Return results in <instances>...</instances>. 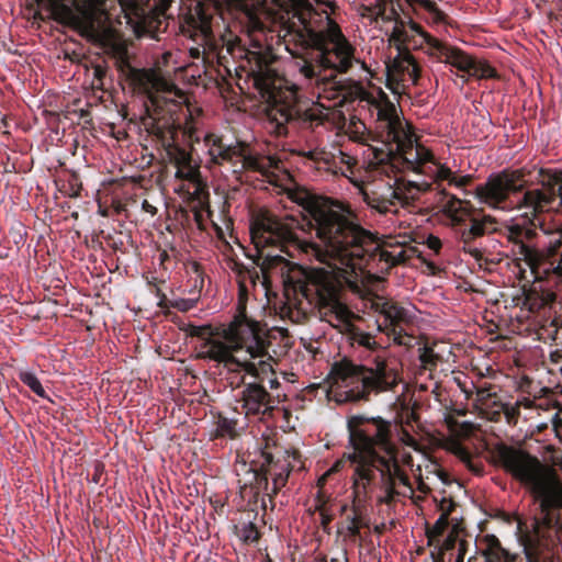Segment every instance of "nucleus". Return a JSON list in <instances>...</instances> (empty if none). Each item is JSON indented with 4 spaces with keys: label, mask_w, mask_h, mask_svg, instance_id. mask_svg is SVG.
Wrapping results in <instances>:
<instances>
[{
    "label": "nucleus",
    "mask_w": 562,
    "mask_h": 562,
    "mask_svg": "<svg viewBox=\"0 0 562 562\" xmlns=\"http://www.w3.org/2000/svg\"><path fill=\"white\" fill-rule=\"evenodd\" d=\"M293 201L311 216L317 241L306 239L300 221L292 215L278 217L269 212L257 215L250 225V237L258 250L276 246L280 252L294 257L295 252L315 258L323 267L306 272V291L315 292L323 304L341 324H348L352 313L337 300L342 284L359 292L366 285L368 258L391 265L404 262L406 251L396 247L379 249L372 234L361 227L350 210L328 199L306 191L295 192Z\"/></svg>",
    "instance_id": "obj_1"
},
{
    "label": "nucleus",
    "mask_w": 562,
    "mask_h": 562,
    "mask_svg": "<svg viewBox=\"0 0 562 562\" xmlns=\"http://www.w3.org/2000/svg\"><path fill=\"white\" fill-rule=\"evenodd\" d=\"M191 334L201 338L196 358L215 362L225 372L246 415L271 412L270 394L262 385L251 382L240 387L246 375L261 379L272 371L270 342L257 322L240 315L222 328L198 326Z\"/></svg>",
    "instance_id": "obj_2"
},
{
    "label": "nucleus",
    "mask_w": 562,
    "mask_h": 562,
    "mask_svg": "<svg viewBox=\"0 0 562 562\" xmlns=\"http://www.w3.org/2000/svg\"><path fill=\"white\" fill-rule=\"evenodd\" d=\"M376 133L382 147H371L369 162L378 172L391 178L397 171L412 170L430 178L434 190L439 193L438 204L441 212L453 224L465 221L469 216L467 204L446 192L443 183L463 188L470 181L469 176H457L450 168L437 160L434 154L416 140L407 123L401 120L392 103L376 106Z\"/></svg>",
    "instance_id": "obj_3"
},
{
    "label": "nucleus",
    "mask_w": 562,
    "mask_h": 562,
    "mask_svg": "<svg viewBox=\"0 0 562 562\" xmlns=\"http://www.w3.org/2000/svg\"><path fill=\"white\" fill-rule=\"evenodd\" d=\"M495 462L517 480L538 504L540 517L524 540L528 562H548L550 549L562 528V481L557 471L529 452L498 445Z\"/></svg>",
    "instance_id": "obj_4"
},
{
    "label": "nucleus",
    "mask_w": 562,
    "mask_h": 562,
    "mask_svg": "<svg viewBox=\"0 0 562 562\" xmlns=\"http://www.w3.org/2000/svg\"><path fill=\"white\" fill-rule=\"evenodd\" d=\"M284 37L303 48H313L315 64L304 63L300 74L306 85L318 87V95L326 93V86H335L337 74H346L353 67L366 71L367 66L356 57V48L341 33L326 11H317L310 3L299 5L286 24Z\"/></svg>",
    "instance_id": "obj_5"
},
{
    "label": "nucleus",
    "mask_w": 562,
    "mask_h": 562,
    "mask_svg": "<svg viewBox=\"0 0 562 562\" xmlns=\"http://www.w3.org/2000/svg\"><path fill=\"white\" fill-rule=\"evenodd\" d=\"M392 424L380 417L353 416L348 420L349 441L352 452L348 459L353 467L352 509L359 516L370 499L374 480V463L378 459L395 451L391 442Z\"/></svg>",
    "instance_id": "obj_6"
},
{
    "label": "nucleus",
    "mask_w": 562,
    "mask_h": 562,
    "mask_svg": "<svg viewBox=\"0 0 562 562\" xmlns=\"http://www.w3.org/2000/svg\"><path fill=\"white\" fill-rule=\"evenodd\" d=\"M397 384L395 369L376 355L369 366L345 363L335 368L333 387L339 402L359 401L370 394L391 391Z\"/></svg>",
    "instance_id": "obj_7"
},
{
    "label": "nucleus",
    "mask_w": 562,
    "mask_h": 562,
    "mask_svg": "<svg viewBox=\"0 0 562 562\" xmlns=\"http://www.w3.org/2000/svg\"><path fill=\"white\" fill-rule=\"evenodd\" d=\"M63 22L97 40L113 42L112 48L116 56L124 60L127 55L126 46L115 40L110 25L112 15L106 11L105 0H76L75 9L61 4L57 8Z\"/></svg>",
    "instance_id": "obj_8"
},
{
    "label": "nucleus",
    "mask_w": 562,
    "mask_h": 562,
    "mask_svg": "<svg viewBox=\"0 0 562 562\" xmlns=\"http://www.w3.org/2000/svg\"><path fill=\"white\" fill-rule=\"evenodd\" d=\"M429 180L400 181L395 178L394 183L386 181L373 190H363L362 196L371 209L381 214L396 213L400 206L409 205L422 192L434 189L435 182L430 178Z\"/></svg>",
    "instance_id": "obj_9"
},
{
    "label": "nucleus",
    "mask_w": 562,
    "mask_h": 562,
    "mask_svg": "<svg viewBox=\"0 0 562 562\" xmlns=\"http://www.w3.org/2000/svg\"><path fill=\"white\" fill-rule=\"evenodd\" d=\"M329 109L330 105L323 104L303 109L293 100L283 101L280 92H272L267 106V119L273 125L274 132L281 135L286 133L285 125L289 123H297L310 128L317 127L327 119Z\"/></svg>",
    "instance_id": "obj_10"
},
{
    "label": "nucleus",
    "mask_w": 562,
    "mask_h": 562,
    "mask_svg": "<svg viewBox=\"0 0 562 562\" xmlns=\"http://www.w3.org/2000/svg\"><path fill=\"white\" fill-rule=\"evenodd\" d=\"M204 144L207 148L211 162L217 165L228 162L234 172L245 168L263 172L267 167H271L274 164L271 158H259L248 154L246 148L240 144L226 145L215 135H206L204 137Z\"/></svg>",
    "instance_id": "obj_11"
},
{
    "label": "nucleus",
    "mask_w": 562,
    "mask_h": 562,
    "mask_svg": "<svg viewBox=\"0 0 562 562\" xmlns=\"http://www.w3.org/2000/svg\"><path fill=\"white\" fill-rule=\"evenodd\" d=\"M429 46L425 54L430 58L450 65L459 71L476 78H492L495 70L484 61H477L462 49L451 46L438 38H428Z\"/></svg>",
    "instance_id": "obj_12"
},
{
    "label": "nucleus",
    "mask_w": 562,
    "mask_h": 562,
    "mask_svg": "<svg viewBox=\"0 0 562 562\" xmlns=\"http://www.w3.org/2000/svg\"><path fill=\"white\" fill-rule=\"evenodd\" d=\"M518 172H502L491 176L484 184L476 188V196L481 203L494 209H505L502 205L512 192L522 189Z\"/></svg>",
    "instance_id": "obj_13"
},
{
    "label": "nucleus",
    "mask_w": 562,
    "mask_h": 562,
    "mask_svg": "<svg viewBox=\"0 0 562 562\" xmlns=\"http://www.w3.org/2000/svg\"><path fill=\"white\" fill-rule=\"evenodd\" d=\"M543 190L535 189L526 191L517 202L521 207L532 211H543L555 201L562 204V170H548L542 175Z\"/></svg>",
    "instance_id": "obj_14"
},
{
    "label": "nucleus",
    "mask_w": 562,
    "mask_h": 562,
    "mask_svg": "<svg viewBox=\"0 0 562 562\" xmlns=\"http://www.w3.org/2000/svg\"><path fill=\"white\" fill-rule=\"evenodd\" d=\"M135 81L147 94L153 105H158L160 100L176 103L184 99L183 92L155 69L137 71L135 74Z\"/></svg>",
    "instance_id": "obj_15"
},
{
    "label": "nucleus",
    "mask_w": 562,
    "mask_h": 562,
    "mask_svg": "<svg viewBox=\"0 0 562 562\" xmlns=\"http://www.w3.org/2000/svg\"><path fill=\"white\" fill-rule=\"evenodd\" d=\"M548 240L543 241L541 247L527 248L520 246V258L527 263L531 272L536 276H542L543 270L548 267L549 262H557L552 259L562 246V233L553 232L548 234L546 231Z\"/></svg>",
    "instance_id": "obj_16"
},
{
    "label": "nucleus",
    "mask_w": 562,
    "mask_h": 562,
    "mask_svg": "<svg viewBox=\"0 0 562 562\" xmlns=\"http://www.w3.org/2000/svg\"><path fill=\"white\" fill-rule=\"evenodd\" d=\"M379 312L384 316V323L378 324V330L385 333L397 345H408L409 338L403 334L402 324L408 323L412 318L411 311L407 307L394 302H383Z\"/></svg>",
    "instance_id": "obj_17"
},
{
    "label": "nucleus",
    "mask_w": 562,
    "mask_h": 562,
    "mask_svg": "<svg viewBox=\"0 0 562 562\" xmlns=\"http://www.w3.org/2000/svg\"><path fill=\"white\" fill-rule=\"evenodd\" d=\"M386 68L389 79L396 80L403 86L414 85L419 78V65L408 49L397 50L396 57Z\"/></svg>",
    "instance_id": "obj_18"
},
{
    "label": "nucleus",
    "mask_w": 562,
    "mask_h": 562,
    "mask_svg": "<svg viewBox=\"0 0 562 562\" xmlns=\"http://www.w3.org/2000/svg\"><path fill=\"white\" fill-rule=\"evenodd\" d=\"M176 178L187 181L183 183L179 191L184 192L192 200H200L204 190V184L200 178L199 168L191 164L179 166L176 171Z\"/></svg>",
    "instance_id": "obj_19"
},
{
    "label": "nucleus",
    "mask_w": 562,
    "mask_h": 562,
    "mask_svg": "<svg viewBox=\"0 0 562 562\" xmlns=\"http://www.w3.org/2000/svg\"><path fill=\"white\" fill-rule=\"evenodd\" d=\"M379 473H384L387 477H390L395 484L396 480L405 487L413 492L411 482L407 475L401 470L396 451L391 454L384 456L381 459H378V462L374 463V475Z\"/></svg>",
    "instance_id": "obj_20"
},
{
    "label": "nucleus",
    "mask_w": 562,
    "mask_h": 562,
    "mask_svg": "<svg viewBox=\"0 0 562 562\" xmlns=\"http://www.w3.org/2000/svg\"><path fill=\"white\" fill-rule=\"evenodd\" d=\"M493 225L494 222L490 216H486L483 220L473 218L471 221L470 228L461 232L460 237L463 243V249L479 259L481 257V252L477 248L470 246V241L475 237L483 236L487 231H493Z\"/></svg>",
    "instance_id": "obj_21"
},
{
    "label": "nucleus",
    "mask_w": 562,
    "mask_h": 562,
    "mask_svg": "<svg viewBox=\"0 0 562 562\" xmlns=\"http://www.w3.org/2000/svg\"><path fill=\"white\" fill-rule=\"evenodd\" d=\"M121 14L117 15V23L123 22L131 26L140 36L143 13L135 0H119Z\"/></svg>",
    "instance_id": "obj_22"
},
{
    "label": "nucleus",
    "mask_w": 562,
    "mask_h": 562,
    "mask_svg": "<svg viewBox=\"0 0 562 562\" xmlns=\"http://www.w3.org/2000/svg\"><path fill=\"white\" fill-rule=\"evenodd\" d=\"M537 236V233L530 227H524L520 224H512L508 226V239L517 247V254L520 256V246L533 248L528 243Z\"/></svg>",
    "instance_id": "obj_23"
},
{
    "label": "nucleus",
    "mask_w": 562,
    "mask_h": 562,
    "mask_svg": "<svg viewBox=\"0 0 562 562\" xmlns=\"http://www.w3.org/2000/svg\"><path fill=\"white\" fill-rule=\"evenodd\" d=\"M412 37L406 29V24L401 19L394 20V25L390 33L389 42L396 47L397 50L404 49L403 46L409 43Z\"/></svg>",
    "instance_id": "obj_24"
},
{
    "label": "nucleus",
    "mask_w": 562,
    "mask_h": 562,
    "mask_svg": "<svg viewBox=\"0 0 562 562\" xmlns=\"http://www.w3.org/2000/svg\"><path fill=\"white\" fill-rule=\"evenodd\" d=\"M412 5H418L428 14V22L439 24L445 21L443 12L437 7L432 0H408Z\"/></svg>",
    "instance_id": "obj_25"
},
{
    "label": "nucleus",
    "mask_w": 562,
    "mask_h": 562,
    "mask_svg": "<svg viewBox=\"0 0 562 562\" xmlns=\"http://www.w3.org/2000/svg\"><path fill=\"white\" fill-rule=\"evenodd\" d=\"M19 379L22 383L29 386L37 396L45 398L47 397L46 392L36 376V374L30 370H22L19 372Z\"/></svg>",
    "instance_id": "obj_26"
},
{
    "label": "nucleus",
    "mask_w": 562,
    "mask_h": 562,
    "mask_svg": "<svg viewBox=\"0 0 562 562\" xmlns=\"http://www.w3.org/2000/svg\"><path fill=\"white\" fill-rule=\"evenodd\" d=\"M380 476L382 494L379 496L378 501L380 503L390 504L395 499L398 493L395 490V484L390 477H387L384 473H380Z\"/></svg>",
    "instance_id": "obj_27"
},
{
    "label": "nucleus",
    "mask_w": 562,
    "mask_h": 562,
    "mask_svg": "<svg viewBox=\"0 0 562 562\" xmlns=\"http://www.w3.org/2000/svg\"><path fill=\"white\" fill-rule=\"evenodd\" d=\"M453 453L462 461L473 473L481 474L482 467L473 461L471 453L460 445H456Z\"/></svg>",
    "instance_id": "obj_28"
},
{
    "label": "nucleus",
    "mask_w": 562,
    "mask_h": 562,
    "mask_svg": "<svg viewBox=\"0 0 562 562\" xmlns=\"http://www.w3.org/2000/svg\"><path fill=\"white\" fill-rule=\"evenodd\" d=\"M423 468L424 477L426 480L430 479V475L436 476L439 481L446 482V474L440 470L437 461L431 460L429 458L424 459V463L420 464Z\"/></svg>",
    "instance_id": "obj_29"
},
{
    "label": "nucleus",
    "mask_w": 562,
    "mask_h": 562,
    "mask_svg": "<svg viewBox=\"0 0 562 562\" xmlns=\"http://www.w3.org/2000/svg\"><path fill=\"white\" fill-rule=\"evenodd\" d=\"M408 27L412 32H414L415 34H417L420 37L419 42H416V41L414 42V47H418L425 52V48H428V46H429L428 38H435V37L431 36L430 34H428L427 32H425L419 24H417L416 22H414L412 20L408 21Z\"/></svg>",
    "instance_id": "obj_30"
},
{
    "label": "nucleus",
    "mask_w": 562,
    "mask_h": 562,
    "mask_svg": "<svg viewBox=\"0 0 562 562\" xmlns=\"http://www.w3.org/2000/svg\"><path fill=\"white\" fill-rule=\"evenodd\" d=\"M216 431L220 436L233 437L236 431V420L220 416L217 420Z\"/></svg>",
    "instance_id": "obj_31"
},
{
    "label": "nucleus",
    "mask_w": 562,
    "mask_h": 562,
    "mask_svg": "<svg viewBox=\"0 0 562 562\" xmlns=\"http://www.w3.org/2000/svg\"><path fill=\"white\" fill-rule=\"evenodd\" d=\"M199 297H176L169 301V305L180 312H187L196 306Z\"/></svg>",
    "instance_id": "obj_32"
},
{
    "label": "nucleus",
    "mask_w": 562,
    "mask_h": 562,
    "mask_svg": "<svg viewBox=\"0 0 562 562\" xmlns=\"http://www.w3.org/2000/svg\"><path fill=\"white\" fill-rule=\"evenodd\" d=\"M196 27L204 37H209L212 33L211 16L205 14L202 10H198Z\"/></svg>",
    "instance_id": "obj_33"
},
{
    "label": "nucleus",
    "mask_w": 562,
    "mask_h": 562,
    "mask_svg": "<svg viewBox=\"0 0 562 562\" xmlns=\"http://www.w3.org/2000/svg\"><path fill=\"white\" fill-rule=\"evenodd\" d=\"M284 263H285V259L281 254L268 252L267 255H265V258H263V261L261 265V270H262V272H265L269 269H272L279 265H284Z\"/></svg>",
    "instance_id": "obj_34"
},
{
    "label": "nucleus",
    "mask_w": 562,
    "mask_h": 562,
    "mask_svg": "<svg viewBox=\"0 0 562 562\" xmlns=\"http://www.w3.org/2000/svg\"><path fill=\"white\" fill-rule=\"evenodd\" d=\"M353 339L359 346H362L369 350H375L378 348V342L369 333H356Z\"/></svg>",
    "instance_id": "obj_35"
},
{
    "label": "nucleus",
    "mask_w": 562,
    "mask_h": 562,
    "mask_svg": "<svg viewBox=\"0 0 562 562\" xmlns=\"http://www.w3.org/2000/svg\"><path fill=\"white\" fill-rule=\"evenodd\" d=\"M268 474L272 477V492L277 493V491L284 485L289 471L282 470L277 472L272 467H270L268 470Z\"/></svg>",
    "instance_id": "obj_36"
},
{
    "label": "nucleus",
    "mask_w": 562,
    "mask_h": 562,
    "mask_svg": "<svg viewBox=\"0 0 562 562\" xmlns=\"http://www.w3.org/2000/svg\"><path fill=\"white\" fill-rule=\"evenodd\" d=\"M437 359L438 356L435 353L432 348L425 346L422 349H419V360L425 368L435 366Z\"/></svg>",
    "instance_id": "obj_37"
},
{
    "label": "nucleus",
    "mask_w": 562,
    "mask_h": 562,
    "mask_svg": "<svg viewBox=\"0 0 562 562\" xmlns=\"http://www.w3.org/2000/svg\"><path fill=\"white\" fill-rule=\"evenodd\" d=\"M240 538L247 542H254L258 540L259 532L252 522H248L243 526L240 530Z\"/></svg>",
    "instance_id": "obj_38"
},
{
    "label": "nucleus",
    "mask_w": 562,
    "mask_h": 562,
    "mask_svg": "<svg viewBox=\"0 0 562 562\" xmlns=\"http://www.w3.org/2000/svg\"><path fill=\"white\" fill-rule=\"evenodd\" d=\"M414 476L417 482V490L424 494L428 493L430 487L426 483V477H424L422 465H417L414 470Z\"/></svg>",
    "instance_id": "obj_39"
},
{
    "label": "nucleus",
    "mask_w": 562,
    "mask_h": 562,
    "mask_svg": "<svg viewBox=\"0 0 562 562\" xmlns=\"http://www.w3.org/2000/svg\"><path fill=\"white\" fill-rule=\"evenodd\" d=\"M550 274H553L559 280H562V255L557 262H549L548 267L544 268L543 276L548 277Z\"/></svg>",
    "instance_id": "obj_40"
},
{
    "label": "nucleus",
    "mask_w": 562,
    "mask_h": 562,
    "mask_svg": "<svg viewBox=\"0 0 562 562\" xmlns=\"http://www.w3.org/2000/svg\"><path fill=\"white\" fill-rule=\"evenodd\" d=\"M175 162L178 169L179 166H183L184 164H191V156L184 150H178L177 156L175 157Z\"/></svg>",
    "instance_id": "obj_41"
},
{
    "label": "nucleus",
    "mask_w": 562,
    "mask_h": 562,
    "mask_svg": "<svg viewBox=\"0 0 562 562\" xmlns=\"http://www.w3.org/2000/svg\"><path fill=\"white\" fill-rule=\"evenodd\" d=\"M426 245L429 249L434 250L435 252H438L441 248V240L434 235H429L426 238Z\"/></svg>",
    "instance_id": "obj_42"
},
{
    "label": "nucleus",
    "mask_w": 562,
    "mask_h": 562,
    "mask_svg": "<svg viewBox=\"0 0 562 562\" xmlns=\"http://www.w3.org/2000/svg\"><path fill=\"white\" fill-rule=\"evenodd\" d=\"M306 157H308L312 160H317L322 157L323 153L318 149H312L305 153Z\"/></svg>",
    "instance_id": "obj_43"
},
{
    "label": "nucleus",
    "mask_w": 562,
    "mask_h": 562,
    "mask_svg": "<svg viewBox=\"0 0 562 562\" xmlns=\"http://www.w3.org/2000/svg\"><path fill=\"white\" fill-rule=\"evenodd\" d=\"M170 57H171V53H168V52H167V53H165V54L162 55V60L157 63L158 67H159L160 65H165V64H167V63H168V58H170Z\"/></svg>",
    "instance_id": "obj_44"
},
{
    "label": "nucleus",
    "mask_w": 562,
    "mask_h": 562,
    "mask_svg": "<svg viewBox=\"0 0 562 562\" xmlns=\"http://www.w3.org/2000/svg\"><path fill=\"white\" fill-rule=\"evenodd\" d=\"M200 53H201L200 48H198V47L196 48H191V55L193 57L198 58L200 56Z\"/></svg>",
    "instance_id": "obj_45"
},
{
    "label": "nucleus",
    "mask_w": 562,
    "mask_h": 562,
    "mask_svg": "<svg viewBox=\"0 0 562 562\" xmlns=\"http://www.w3.org/2000/svg\"><path fill=\"white\" fill-rule=\"evenodd\" d=\"M325 562H347V559L346 558H331L329 561H325Z\"/></svg>",
    "instance_id": "obj_46"
},
{
    "label": "nucleus",
    "mask_w": 562,
    "mask_h": 562,
    "mask_svg": "<svg viewBox=\"0 0 562 562\" xmlns=\"http://www.w3.org/2000/svg\"><path fill=\"white\" fill-rule=\"evenodd\" d=\"M144 209L147 211V212H153L154 207L151 205H149L146 201L144 202Z\"/></svg>",
    "instance_id": "obj_47"
},
{
    "label": "nucleus",
    "mask_w": 562,
    "mask_h": 562,
    "mask_svg": "<svg viewBox=\"0 0 562 562\" xmlns=\"http://www.w3.org/2000/svg\"><path fill=\"white\" fill-rule=\"evenodd\" d=\"M447 515H448L447 513L442 514V515L440 516V518L438 519L437 524L445 522V521H446V519H447Z\"/></svg>",
    "instance_id": "obj_48"
},
{
    "label": "nucleus",
    "mask_w": 562,
    "mask_h": 562,
    "mask_svg": "<svg viewBox=\"0 0 562 562\" xmlns=\"http://www.w3.org/2000/svg\"><path fill=\"white\" fill-rule=\"evenodd\" d=\"M335 95H336V91H331V92H329V94L324 95V98L330 100V99H334Z\"/></svg>",
    "instance_id": "obj_49"
},
{
    "label": "nucleus",
    "mask_w": 562,
    "mask_h": 562,
    "mask_svg": "<svg viewBox=\"0 0 562 562\" xmlns=\"http://www.w3.org/2000/svg\"><path fill=\"white\" fill-rule=\"evenodd\" d=\"M513 561H514V558L506 553L504 557V562H513Z\"/></svg>",
    "instance_id": "obj_50"
},
{
    "label": "nucleus",
    "mask_w": 562,
    "mask_h": 562,
    "mask_svg": "<svg viewBox=\"0 0 562 562\" xmlns=\"http://www.w3.org/2000/svg\"><path fill=\"white\" fill-rule=\"evenodd\" d=\"M336 470V467L331 468L330 470H328L327 472H325L324 476L322 477V480H324L327 475H329L333 471Z\"/></svg>",
    "instance_id": "obj_51"
},
{
    "label": "nucleus",
    "mask_w": 562,
    "mask_h": 562,
    "mask_svg": "<svg viewBox=\"0 0 562 562\" xmlns=\"http://www.w3.org/2000/svg\"><path fill=\"white\" fill-rule=\"evenodd\" d=\"M279 384V382L277 380H270V386L271 387H274Z\"/></svg>",
    "instance_id": "obj_52"
},
{
    "label": "nucleus",
    "mask_w": 562,
    "mask_h": 562,
    "mask_svg": "<svg viewBox=\"0 0 562 562\" xmlns=\"http://www.w3.org/2000/svg\"><path fill=\"white\" fill-rule=\"evenodd\" d=\"M170 1L171 0H161L164 7H167L170 3Z\"/></svg>",
    "instance_id": "obj_53"
},
{
    "label": "nucleus",
    "mask_w": 562,
    "mask_h": 562,
    "mask_svg": "<svg viewBox=\"0 0 562 562\" xmlns=\"http://www.w3.org/2000/svg\"><path fill=\"white\" fill-rule=\"evenodd\" d=\"M267 462H268L269 465L272 463V457L271 456H267Z\"/></svg>",
    "instance_id": "obj_54"
},
{
    "label": "nucleus",
    "mask_w": 562,
    "mask_h": 562,
    "mask_svg": "<svg viewBox=\"0 0 562 562\" xmlns=\"http://www.w3.org/2000/svg\"><path fill=\"white\" fill-rule=\"evenodd\" d=\"M409 461H411V456H407V457L404 459V462L408 464V463H409Z\"/></svg>",
    "instance_id": "obj_55"
},
{
    "label": "nucleus",
    "mask_w": 562,
    "mask_h": 562,
    "mask_svg": "<svg viewBox=\"0 0 562 562\" xmlns=\"http://www.w3.org/2000/svg\"><path fill=\"white\" fill-rule=\"evenodd\" d=\"M350 159H351V158L347 156V157H346V162H348V164H349V160H350Z\"/></svg>",
    "instance_id": "obj_56"
}]
</instances>
